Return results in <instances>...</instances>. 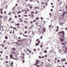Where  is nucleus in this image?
<instances>
[{
    "label": "nucleus",
    "instance_id": "obj_8",
    "mask_svg": "<svg viewBox=\"0 0 67 67\" xmlns=\"http://www.w3.org/2000/svg\"><path fill=\"white\" fill-rule=\"evenodd\" d=\"M15 25H18L17 26V29H19L20 28V26H19V25H20V24L19 23H17V24H15Z\"/></svg>",
    "mask_w": 67,
    "mask_h": 67
},
{
    "label": "nucleus",
    "instance_id": "obj_1",
    "mask_svg": "<svg viewBox=\"0 0 67 67\" xmlns=\"http://www.w3.org/2000/svg\"><path fill=\"white\" fill-rule=\"evenodd\" d=\"M58 35H60L62 37L64 38V36H65V32L64 31H61L58 32Z\"/></svg>",
    "mask_w": 67,
    "mask_h": 67
},
{
    "label": "nucleus",
    "instance_id": "obj_29",
    "mask_svg": "<svg viewBox=\"0 0 67 67\" xmlns=\"http://www.w3.org/2000/svg\"><path fill=\"white\" fill-rule=\"evenodd\" d=\"M23 16H25V17H27V15H24Z\"/></svg>",
    "mask_w": 67,
    "mask_h": 67
},
{
    "label": "nucleus",
    "instance_id": "obj_58",
    "mask_svg": "<svg viewBox=\"0 0 67 67\" xmlns=\"http://www.w3.org/2000/svg\"><path fill=\"white\" fill-rule=\"evenodd\" d=\"M1 11H2L3 10H2V8H1Z\"/></svg>",
    "mask_w": 67,
    "mask_h": 67
},
{
    "label": "nucleus",
    "instance_id": "obj_43",
    "mask_svg": "<svg viewBox=\"0 0 67 67\" xmlns=\"http://www.w3.org/2000/svg\"><path fill=\"white\" fill-rule=\"evenodd\" d=\"M18 18H20L21 17V15H18Z\"/></svg>",
    "mask_w": 67,
    "mask_h": 67
},
{
    "label": "nucleus",
    "instance_id": "obj_20",
    "mask_svg": "<svg viewBox=\"0 0 67 67\" xmlns=\"http://www.w3.org/2000/svg\"><path fill=\"white\" fill-rule=\"evenodd\" d=\"M24 23H27V24H28V23H27V21H24Z\"/></svg>",
    "mask_w": 67,
    "mask_h": 67
},
{
    "label": "nucleus",
    "instance_id": "obj_33",
    "mask_svg": "<svg viewBox=\"0 0 67 67\" xmlns=\"http://www.w3.org/2000/svg\"><path fill=\"white\" fill-rule=\"evenodd\" d=\"M15 7H14V8H13L12 10H15Z\"/></svg>",
    "mask_w": 67,
    "mask_h": 67
},
{
    "label": "nucleus",
    "instance_id": "obj_59",
    "mask_svg": "<svg viewBox=\"0 0 67 67\" xmlns=\"http://www.w3.org/2000/svg\"><path fill=\"white\" fill-rule=\"evenodd\" d=\"M4 14H6V11H4Z\"/></svg>",
    "mask_w": 67,
    "mask_h": 67
},
{
    "label": "nucleus",
    "instance_id": "obj_30",
    "mask_svg": "<svg viewBox=\"0 0 67 67\" xmlns=\"http://www.w3.org/2000/svg\"><path fill=\"white\" fill-rule=\"evenodd\" d=\"M39 19V17H37L36 18V20H38Z\"/></svg>",
    "mask_w": 67,
    "mask_h": 67
},
{
    "label": "nucleus",
    "instance_id": "obj_28",
    "mask_svg": "<svg viewBox=\"0 0 67 67\" xmlns=\"http://www.w3.org/2000/svg\"><path fill=\"white\" fill-rule=\"evenodd\" d=\"M29 23H30L31 24H33V21H31Z\"/></svg>",
    "mask_w": 67,
    "mask_h": 67
},
{
    "label": "nucleus",
    "instance_id": "obj_13",
    "mask_svg": "<svg viewBox=\"0 0 67 67\" xmlns=\"http://www.w3.org/2000/svg\"><path fill=\"white\" fill-rule=\"evenodd\" d=\"M19 20L20 21V22H23V20H22V18H20L19 19Z\"/></svg>",
    "mask_w": 67,
    "mask_h": 67
},
{
    "label": "nucleus",
    "instance_id": "obj_15",
    "mask_svg": "<svg viewBox=\"0 0 67 67\" xmlns=\"http://www.w3.org/2000/svg\"><path fill=\"white\" fill-rule=\"evenodd\" d=\"M2 21L1 20L0 21V27L2 26H1V25H2Z\"/></svg>",
    "mask_w": 67,
    "mask_h": 67
},
{
    "label": "nucleus",
    "instance_id": "obj_51",
    "mask_svg": "<svg viewBox=\"0 0 67 67\" xmlns=\"http://www.w3.org/2000/svg\"><path fill=\"white\" fill-rule=\"evenodd\" d=\"M21 11H22V12H23L24 13V12H25V10H22Z\"/></svg>",
    "mask_w": 67,
    "mask_h": 67
},
{
    "label": "nucleus",
    "instance_id": "obj_22",
    "mask_svg": "<svg viewBox=\"0 0 67 67\" xmlns=\"http://www.w3.org/2000/svg\"><path fill=\"white\" fill-rule=\"evenodd\" d=\"M31 14H34V12L33 11L31 12Z\"/></svg>",
    "mask_w": 67,
    "mask_h": 67
},
{
    "label": "nucleus",
    "instance_id": "obj_14",
    "mask_svg": "<svg viewBox=\"0 0 67 67\" xmlns=\"http://www.w3.org/2000/svg\"><path fill=\"white\" fill-rule=\"evenodd\" d=\"M11 50H13V51H15L16 50V49H15V48L13 47L12 48Z\"/></svg>",
    "mask_w": 67,
    "mask_h": 67
},
{
    "label": "nucleus",
    "instance_id": "obj_64",
    "mask_svg": "<svg viewBox=\"0 0 67 67\" xmlns=\"http://www.w3.org/2000/svg\"><path fill=\"white\" fill-rule=\"evenodd\" d=\"M46 49H48V47H47L46 48Z\"/></svg>",
    "mask_w": 67,
    "mask_h": 67
},
{
    "label": "nucleus",
    "instance_id": "obj_45",
    "mask_svg": "<svg viewBox=\"0 0 67 67\" xmlns=\"http://www.w3.org/2000/svg\"><path fill=\"white\" fill-rule=\"evenodd\" d=\"M33 22H36V20H33Z\"/></svg>",
    "mask_w": 67,
    "mask_h": 67
},
{
    "label": "nucleus",
    "instance_id": "obj_47",
    "mask_svg": "<svg viewBox=\"0 0 67 67\" xmlns=\"http://www.w3.org/2000/svg\"><path fill=\"white\" fill-rule=\"evenodd\" d=\"M31 52H32V51H31V50H30L29 51V53H31Z\"/></svg>",
    "mask_w": 67,
    "mask_h": 67
},
{
    "label": "nucleus",
    "instance_id": "obj_7",
    "mask_svg": "<svg viewBox=\"0 0 67 67\" xmlns=\"http://www.w3.org/2000/svg\"><path fill=\"white\" fill-rule=\"evenodd\" d=\"M65 38H64L63 39H62V38H60V40L61 42H62L63 41H65Z\"/></svg>",
    "mask_w": 67,
    "mask_h": 67
},
{
    "label": "nucleus",
    "instance_id": "obj_46",
    "mask_svg": "<svg viewBox=\"0 0 67 67\" xmlns=\"http://www.w3.org/2000/svg\"><path fill=\"white\" fill-rule=\"evenodd\" d=\"M26 6L27 7H29V4H27L26 5Z\"/></svg>",
    "mask_w": 67,
    "mask_h": 67
},
{
    "label": "nucleus",
    "instance_id": "obj_19",
    "mask_svg": "<svg viewBox=\"0 0 67 67\" xmlns=\"http://www.w3.org/2000/svg\"><path fill=\"white\" fill-rule=\"evenodd\" d=\"M5 38L6 40H8V37L7 36H5Z\"/></svg>",
    "mask_w": 67,
    "mask_h": 67
},
{
    "label": "nucleus",
    "instance_id": "obj_21",
    "mask_svg": "<svg viewBox=\"0 0 67 67\" xmlns=\"http://www.w3.org/2000/svg\"><path fill=\"white\" fill-rule=\"evenodd\" d=\"M62 1L59 2V5H61V4H62Z\"/></svg>",
    "mask_w": 67,
    "mask_h": 67
},
{
    "label": "nucleus",
    "instance_id": "obj_35",
    "mask_svg": "<svg viewBox=\"0 0 67 67\" xmlns=\"http://www.w3.org/2000/svg\"><path fill=\"white\" fill-rule=\"evenodd\" d=\"M25 29H27V26H25Z\"/></svg>",
    "mask_w": 67,
    "mask_h": 67
},
{
    "label": "nucleus",
    "instance_id": "obj_48",
    "mask_svg": "<svg viewBox=\"0 0 67 67\" xmlns=\"http://www.w3.org/2000/svg\"><path fill=\"white\" fill-rule=\"evenodd\" d=\"M2 46L3 47H4V44H2Z\"/></svg>",
    "mask_w": 67,
    "mask_h": 67
},
{
    "label": "nucleus",
    "instance_id": "obj_26",
    "mask_svg": "<svg viewBox=\"0 0 67 67\" xmlns=\"http://www.w3.org/2000/svg\"><path fill=\"white\" fill-rule=\"evenodd\" d=\"M34 24H31V26L32 27H34Z\"/></svg>",
    "mask_w": 67,
    "mask_h": 67
},
{
    "label": "nucleus",
    "instance_id": "obj_54",
    "mask_svg": "<svg viewBox=\"0 0 67 67\" xmlns=\"http://www.w3.org/2000/svg\"><path fill=\"white\" fill-rule=\"evenodd\" d=\"M29 1H30V2H32L33 1V0H30Z\"/></svg>",
    "mask_w": 67,
    "mask_h": 67
},
{
    "label": "nucleus",
    "instance_id": "obj_24",
    "mask_svg": "<svg viewBox=\"0 0 67 67\" xmlns=\"http://www.w3.org/2000/svg\"><path fill=\"white\" fill-rule=\"evenodd\" d=\"M14 23V21H11L10 22L11 23Z\"/></svg>",
    "mask_w": 67,
    "mask_h": 67
},
{
    "label": "nucleus",
    "instance_id": "obj_23",
    "mask_svg": "<svg viewBox=\"0 0 67 67\" xmlns=\"http://www.w3.org/2000/svg\"><path fill=\"white\" fill-rule=\"evenodd\" d=\"M13 62H12V63L11 64V65L12 67H13Z\"/></svg>",
    "mask_w": 67,
    "mask_h": 67
},
{
    "label": "nucleus",
    "instance_id": "obj_3",
    "mask_svg": "<svg viewBox=\"0 0 67 67\" xmlns=\"http://www.w3.org/2000/svg\"><path fill=\"white\" fill-rule=\"evenodd\" d=\"M36 60V63L35 64L34 66H37V65L38 64V63H40V62H41V60H39L37 59Z\"/></svg>",
    "mask_w": 67,
    "mask_h": 67
},
{
    "label": "nucleus",
    "instance_id": "obj_37",
    "mask_svg": "<svg viewBox=\"0 0 67 67\" xmlns=\"http://www.w3.org/2000/svg\"><path fill=\"white\" fill-rule=\"evenodd\" d=\"M0 13L1 14H3V12L2 11H1L0 12Z\"/></svg>",
    "mask_w": 67,
    "mask_h": 67
},
{
    "label": "nucleus",
    "instance_id": "obj_56",
    "mask_svg": "<svg viewBox=\"0 0 67 67\" xmlns=\"http://www.w3.org/2000/svg\"><path fill=\"white\" fill-rule=\"evenodd\" d=\"M7 42V41L6 40H5V41H3L4 43H5V42Z\"/></svg>",
    "mask_w": 67,
    "mask_h": 67
},
{
    "label": "nucleus",
    "instance_id": "obj_6",
    "mask_svg": "<svg viewBox=\"0 0 67 67\" xmlns=\"http://www.w3.org/2000/svg\"><path fill=\"white\" fill-rule=\"evenodd\" d=\"M0 27L1 30H2V31H4V29L3 28V26H2Z\"/></svg>",
    "mask_w": 67,
    "mask_h": 67
},
{
    "label": "nucleus",
    "instance_id": "obj_10",
    "mask_svg": "<svg viewBox=\"0 0 67 67\" xmlns=\"http://www.w3.org/2000/svg\"><path fill=\"white\" fill-rule=\"evenodd\" d=\"M54 51V49H52L50 51V53H52Z\"/></svg>",
    "mask_w": 67,
    "mask_h": 67
},
{
    "label": "nucleus",
    "instance_id": "obj_50",
    "mask_svg": "<svg viewBox=\"0 0 67 67\" xmlns=\"http://www.w3.org/2000/svg\"><path fill=\"white\" fill-rule=\"evenodd\" d=\"M10 27L11 29H12V28L13 29L14 28L13 27H12V26L11 25L10 26Z\"/></svg>",
    "mask_w": 67,
    "mask_h": 67
},
{
    "label": "nucleus",
    "instance_id": "obj_4",
    "mask_svg": "<svg viewBox=\"0 0 67 67\" xmlns=\"http://www.w3.org/2000/svg\"><path fill=\"white\" fill-rule=\"evenodd\" d=\"M39 31L40 32H41V31H42V33H43L44 32H45V30L44 29H43V28H40L39 29Z\"/></svg>",
    "mask_w": 67,
    "mask_h": 67
},
{
    "label": "nucleus",
    "instance_id": "obj_44",
    "mask_svg": "<svg viewBox=\"0 0 67 67\" xmlns=\"http://www.w3.org/2000/svg\"><path fill=\"white\" fill-rule=\"evenodd\" d=\"M32 27H30L29 28V30H30L31 29H32Z\"/></svg>",
    "mask_w": 67,
    "mask_h": 67
},
{
    "label": "nucleus",
    "instance_id": "obj_39",
    "mask_svg": "<svg viewBox=\"0 0 67 67\" xmlns=\"http://www.w3.org/2000/svg\"><path fill=\"white\" fill-rule=\"evenodd\" d=\"M11 14V12H9L8 13V15H10Z\"/></svg>",
    "mask_w": 67,
    "mask_h": 67
},
{
    "label": "nucleus",
    "instance_id": "obj_16",
    "mask_svg": "<svg viewBox=\"0 0 67 67\" xmlns=\"http://www.w3.org/2000/svg\"><path fill=\"white\" fill-rule=\"evenodd\" d=\"M24 14H26L27 13V11L26 10H25V12H24Z\"/></svg>",
    "mask_w": 67,
    "mask_h": 67
},
{
    "label": "nucleus",
    "instance_id": "obj_2",
    "mask_svg": "<svg viewBox=\"0 0 67 67\" xmlns=\"http://www.w3.org/2000/svg\"><path fill=\"white\" fill-rule=\"evenodd\" d=\"M24 41L23 42L22 44L23 45H25V44H27L28 40H27V39H26V38L24 39Z\"/></svg>",
    "mask_w": 67,
    "mask_h": 67
},
{
    "label": "nucleus",
    "instance_id": "obj_31",
    "mask_svg": "<svg viewBox=\"0 0 67 67\" xmlns=\"http://www.w3.org/2000/svg\"><path fill=\"white\" fill-rule=\"evenodd\" d=\"M55 31L56 32H59V29H57Z\"/></svg>",
    "mask_w": 67,
    "mask_h": 67
},
{
    "label": "nucleus",
    "instance_id": "obj_61",
    "mask_svg": "<svg viewBox=\"0 0 67 67\" xmlns=\"http://www.w3.org/2000/svg\"><path fill=\"white\" fill-rule=\"evenodd\" d=\"M24 33H25V34H26V33H27V31H25Z\"/></svg>",
    "mask_w": 67,
    "mask_h": 67
},
{
    "label": "nucleus",
    "instance_id": "obj_17",
    "mask_svg": "<svg viewBox=\"0 0 67 67\" xmlns=\"http://www.w3.org/2000/svg\"><path fill=\"white\" fill-rule=\"evenodd\" d=\"M10 58H13V55H12V54H10Z\"/></svg>",
    "mask_w": 67,
    "mask_h": 67
},
{
    "label": "nucleus",
    "instance_id": "obj_12",
    "mask_svg": "<svg viewBox=\"0 0 67 67\" xmlns=\"http://www.w3.org/2000/svg\"><path fill=\"white\" fill-rule=\"evenodd\" d=\"M64 61H65V62H66V60L65 58H64L63 59H62L61 60V61L62 62H64Z\"/></svg>",
    "mask_w": 67,
    "mask_h": 67
},
{
    "label": "nucleus",
    "instance_id": "obj_38",
    "mask_svg": "<svg viewBox=\"0 0 67 67\" xmlns=\"http://www.w3.org/2000/svg\"><path fill=\"white\" fill-rule=\"evenodd\" d=\"M40 66L41 67H42L43 66V65L42 64H40Z\"/></svg>",
    "mask_w": 67,
    "mask_h": 67
},
{
    "label": "nucleus",
    "instance_id": "obj_55",
    "mask_svg": "<svg viewBox=\"0 0 67 67\" xmlns=\"http://www.w3.org/2000/svg\"><path fill=\"white\" fill-rule=\"evenodd\" d=\"M62 45H66V44H65V43H62Z\"/></svg>",
    "mask_w": 67,
    "mask_h": 67
},
{
    "label": "nucleus",
    "instance_id": "obj_36",
    "mask_svg": "<svg viewBox=\"0 0 67 67\" xmlns=\"http://www.w3.org/2000/svg\"><path fill=\"white\" fill-rule=\"evenodd\" d=\"M12 20V18H10V19L8 21H10L11 20Z\"/></svg>",
    "mask_w": 67,
    "mask_h": 67
},
{
    "label": "nucleus",
    "instance_id": "obj_9",
    "mask_svg": "<svg viewBox=\"0 0 67 67\" xmlns=\"http://www.w3.org/2000/svg\"><path fill=\"white\" fill-rule=\"evenodd\" d=\"M19 34L20 35H22V34H23V36H25V37H27L28 36H27L25 35L24 33L22 34V33L21 32L19 33Z\"/></svg>",
    "mask_w": 67,
    "mask_h": 67
},
{
    "label": "nucleus",
    "instance_id": "obj_40",
    "mask_svg": "<svg viewBox=\"0 0 67 67\" xmlns=\"http://www.w3.org/2000/svg\"><path fill=\"white\" fill-rule=\"evenodd\" d=\"M15 19H16L18 18V17L17 16L15 15Z\"/></svg>",
    "mask_w": 67,
    "mask_h": 67
},
{
    "label": "nucleus",
    "instance_id": "obj_53",
    "mask_svg": "<svg viewBox=\"0 0 67 67\" xmlns=\"http://www.w3.org/2000/svg\"><path fill=\"white\" fill-rule=\"evenodd\" d=\"M30 9H33V7L32 6H30Z\"/></svg>",
    "mask_w": 67,
    "mask_h": 67
},
{
    "label": "nucleus",
    "instance_id": "obj_57",
    "mask_svg": "<svg viewBox=\"0 0 67 67\" xmlns=\"http://www.w3.org/2000/svg\"><path fill=\"white\" fill-rule=\"evenodd\" d=\"M23 59H25V58H24V56H23Z\"/></svg>",
    "mask_w": 67,
    "mask_h": 67
},
{
    "label": "nucleus",
    "instance_id": "obj_42",
    "mask_svg": "<svg viewBox=\"0 0 67 67\" xmlns=\"http://www.w3.org/2000/svg\"><path fill=\"white\" fill-rule=\"evenodd\" d=\"M49 14L50 16H52V13H50Z\"/></svg>",
    "mask_w": 67,
    "mask_h": 67
},
{
    "label": "nucleus",
    "instance_id": "obj_52",
    "mask_svg": "<svg viewBox=\"0 0 67 67\" xmlns=\"http://www.w3.org/2000/svg\"><path fill=\"white\" fill-rule=\"evenodd\" d=\"M43 7L44 8H46V7L45 5L43 6Z\"/></svg>",
    "mask_w": 67,
    "mask_h": 67
},
{
    "label": "nucleus",
    "instance_id": "obj_5",
    "mask_svg": "<svg viewBox=\"0 0 67 67\" xmlns=\"http://www.w3.org/2000/svg\"><path fill=\"white\" fill-rule=\"evenodd\" d=\"M29 16H30V18H31V19H33V18H34L35 16L33 14H29L28 15Z\"/></svg>",
    "mask_w": 67,
    "mask_h": 67
},
{
    "label": "nucleus",
    "instance_id": "obj_18",
    "mask_svg": "<svg viewBox=\"0 0 67 67\" xmlns=\"http://www.w3.org/2000/svg\"><path fill=\"white\" fill-rule=\"evenodd\" d=\"M65 41L67 43V38H65L64 39V41Z\"/></svg>",
    "mask_w": 67,
    "mask_h": 67
},
{
    "label": "nucleus",
    "instance_id": "obj_41",
    "mask_svg": "<svg viewBox=\"0 0 67 67\" xmlns=\"http://www.w3.org/2000/svg\"><path fill=\"white\" fill-rule=\"evenodd\" d=\"M3 17L2 16V15H1L0 16V18H1V19H2V18Z\"/></svg>",
    "mask_w": 67,
    "mask_h": 67
},
{
    "label": "nucleus",
    "instance_id": "obj_27",
    "mask_svg": "<svg viewBox=\"0 0 67 67\" xmlns=\"http://www.w3.org/2000/svg\"><path fill=\"white\" fill-rule=\"evenodd\" d=\"M5 58L7 59H8V56L7 55L5 57Z\"/></svg>",
    "mask_w": 67,
    "mask_h": 67
},
{
    "label": "nucleus",
    "instance_id": "obj_32",
    "mask_svg": "<svg viewBox=\"0 0 67 67\" xmlns=\"http://www.w3.org/2000/svg\"><path fill=\"white\" fill-rule=\"evenodd\" d=\"M44 52L45 53H47V51L46 50H44Z\"/></svg>",
    "mask_w": 67,
    "mask_h": 67
},
{
    "label": "nucleus",
    "instance_id": "obj_63",
    "mask_svg": "<svg viewBox=\"0 0 67 67\" xmlns=\"http://www.w3.org/2000/svg\"><path fill=\"white\" fill-rule=\"evenodd\" d=\"M45 57H47V55H45V56H44Z\"/></svg>",
    "mask_w": 67,
    "mask_h": 67
},
{
    "label": "nucleus",
    "instance_id": "obj_34",
    "mask_svg": "<svg viewBox=\"0 0 67 67\" xmlns=\"http://www.w3.org/2000/svg\"><path fill=\"white\" fill-rule=\"evenodd\" d=\"M8 5H7L6 6H5V9H7V8H8Z\"/></svg>",
    "mask_w": 67,
    "mask_h": 67
},
{
    "label": "nucleus",
    "instance_id": "obj_25",
    "mask_svg": "<svg viewBox=\"0 0 67 67\" xmlns=\"http://www.w3.org/2000/svg\"><path fill=\"white\" fill-rule=\"evenodd\" d=\"M39 45V43H37L35 44L36 46H38V45Z\"/></svg>",
    "mask_w": 67,
    "mask_h": 67
},
{
    "label": "nucleus",
    "instance_id": "obj_62",
    "mask_svg": "<svg viewBox=\"0 0 67 67\" xmlns=\"http://www.w3.org/2000/svg\"><path fill=\"white\" fill-rule=\"evenodd\" d=\"M27 18H25V20H27Z\"/></svg>",
    "mask_w": 67,
    "mask_h": 67
},
{
    "label": "nucleus",
    "instance_id": "obj_11",
    "mask_svg": "<svg viewBox=\"0 0 67 67\" xmlns=\"http://www.w3.org/2000/svg\"><path fill=\"white\" fill-rule=\"evenodd\" d=\"M59 52L61 54H63V51L62 52V50H61V49H59Z\"/></svg>",
    "mask_w": 67,
    "mask_h": 67
},
{
    "label": "nucleus",
    "instance_id": "obj_60",
    "mask_svg": "<svg viewBox=\"0 0 67 67\" xmlns=\"http://www.w3.org/2000/svg\"><path fill=\"white\" fill-rule=\"evenodd\" d=\"M66 9H67V5L65 6Z\"/></svg>",
    "mask_w": 67,
    "mask_h": 67
},
{
    "label": "nucleus",
    "instance_id": "obj_49",
    "mask_svg": "<svg viewBox=\"0 0 67 67\" xmlns=\"http://www.w3.org/2000/svg\"><path fill=\"white\" fill-rule=\"evenodd\" d=\"M28 4L29 5V7L30 6H31L32 5H31V4Z\"/></svg>",
    "mask_w": 67,
    "mask_h": 67
}]
</instances>
